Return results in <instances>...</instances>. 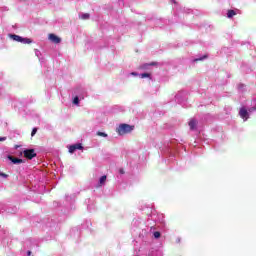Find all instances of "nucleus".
Returning a JSON list of instances; mask_svg holds the SVG:
<instances>
[{"mask_svg":"<svg viewBox=\"0 0 256 256\" xmlns=\"http://www.w3.org/2000/svg\"><path fill=\"white\" fill-rule=\"evenodd\" d=\"M10 39H13V41H17V43H23L24 45H31L33 43V40L31 38H23L16 34H10Z\"/></svg>","mask_w":256,"mask_h":256,"instance_id":"obj_2","label":"nucleus"},{"mask_svg":"<svg viewBox=\"0 0 256 256\" xmlns=\"http://www.w3.org/2000/svg\"><path fill=\"white\" fill-rule=\"evenodd\" d=\"M23 154H24V157L29 160L37 157V153H35V149H26L23 151Z\"/></svg>","mask_w":256,"mask_h":256,"instance_id":"obj_3","label":"nucleus"},{"mask_svg":"<svg viewBox=\"0 0 256 256\" xmlns=\"http://www.w3.org/2000/svg\"><path fill=\"white\" fill-rule=\"evenodd\" d=\"M188 125H189L191 131H194V129L197 128V121H196L195 119H192V120H190V122L188 123Z\"/></svg>","mask_w":256,"mask_h":256,"instance_id":"obj_8","label":"nucleus"},{"mask_svg":"<svg viewBox=\"0 0 256 256\" xmlns=\"http://www.w3.org/2000/svg\"><path fill=\"white\" fill-rule=\"evenodd\" d=\"M27 255L30 256V255H31V251H28V252H27Z\"/></svg>","mask_w":256,"mask_h":256,"instance_id":"obj_24","label":"nucleus"},{"mask_svg":"<svg viewBox=\"0 0 256 256\" xmlns=\"http://www.w3.org/2000/svg\"><path fill=\"white\" fill-rule=\"evenodd\" d=\"M239 115L244 121H247V119H249V112H247V109L245 108L240 109Z\"/></svg>","mask_w":256,"mask_h":256,"instance_id":"obj_5","label":"nucleus"},{"mask_svg":"<svg viewBox=\"0 0 256 256\" xmlns=\"http://www.w3.org/2000/svg\"><path fill=\"white\" fill-rule=\"evenodd\" d=\"M235 15H237V12H235V10H228L227 12L228 19L235 17Z\"/></svg>","mask_w":256,"mask_h":256,"instance_id":"obj_10","label":"nucleus"},{"mask_svg":"<svg viewBox=\"0 0 256 256\" xmlns=\"http://www.w3.org/2000/svg\"><path fill=\"white\" fill-rule=\"evenodd\" d=\"M154 238L155 239H159V237H161V232H159V231H156V232H154Z\"/></svg>","mask_w":256,"mask_h":256,"instance_id":"obj_14","label":"nucleus"},{"mask_svg":"<svg viewBox=\"0 0 256 256\" xmlns=\"http://www.w3.org/2000/svg\"><path fill=\"white\" fill-rule=\"evenodd\" d=\"M79 17L83 21H86L87 19H89L91 17V15L89 13H84V14L80 15Z\"/></svg>","mask_w":256,"mask_h":256,"instance_id":"obj_11","label":"nucleus"},{"mask_svg":"<svg viewBox=\"0 0 256 256\" xmlns=\"http://www.w3.org/2000/svg\"><path fill=\"white\" fill-rule=\"evenodd\" d=\"M119 173H120L121 175H124V174H125V170L120 169V170H119Z\"/></svg>","mask_w":256,"mask_h":256,"instance_id":"obj_20","label":"nucleus"},{"mask_svg":"<svg viewBox=\"0 0 256 256\" xmlns=\"http://www.w3.org/2000/svg\"><path fill=\"white\" fill-rule=\"evenodd\" d=\"M98 137H107V133L97 132Z\"/></svg>","mask_w":256,"mask_h":256,"instance_id":"obj_17","label":"nucleus"},{"mask_svg":"<svg viewBox=\"0 0 256 256\" xmlns=\"http://www.w3.org/2000/svg\"><path fill=\"white\" fill-rule=\"evenodd\" d=\"M135 129V126L129 124H120L116 129L118 135H127V133H131Z\"/></svg>","mask_w":256,"mask_h":256,"instance_id":"obj_1","label":"nucleus"},{"mask_svg":"<svg viewBox=\"0 0 256 256\" xmlns=\"http://www.w3.org/2000/svg\"><path fill=\"white\" fill-rule=\"evenodd\" d=\"M0 141H7V137H0Z\"/></svg>","mask_w":256,"mask_h":256,"instance_id":"obj_21","label":"nucleus"},{"mask_svg":"<svg viewBox=\"0 0 256 256\" xmlns=\"http://www.w3.org/2000/svg\"><path fill=\"white\" fill-rule=\"evenodd\" d=\"M37 131H38L37 128H33L31 132V137H35V135H37Z\"/></svg>","mask_w":256,"mask_h":256,"instance_id":"obj_15","label":"nucleus"},{"mask_svg":"<svg viewBox=\"0 0 256 256\" xmlns=\"http://www.w3.org/2000/svg\"><path fill=\"white\" fill-rule=\"evenodd\" d=\"M77 149L81 151V149H83V145H81V144L71 145L69 147V153H75V151H77Z\"/></svg>","mask_w":256,"mask_h":256,"instance_id":"obj_6","label":"nucleus"},{"mask_svg":"<svg viewBox=\"0 0 256 256\" xmlns=\"http://www.w3.org/2000/svg\"><path fill=\"white\" fill-rule=\"evenodd\" d=\"M131 75H133L134 77H137V72H132Z\"/></svg>","mask_w":256,"mask_h":256,"instance_id":"obj_23","label":"nucleus"},{"mask_svg":"<svg viewBox=\"0 0 256 256\" xmlns=\"http://www.w3.org/2000/svg\"><path fill=\"white\" fill-rule=\"evenodd\" d=\"M203 59H207V55H204L201 58H196L194 61H203Z\"/></svg>","mask_w":256,"mask_h":256,"instance_id":"obj_18","label":"nucleus"},{"mask_svg":"<svg viewBox=\"0 0 256 256\" xmlns=\"http://www.w3.org/2000/svg\"><path fill=\"white\" fill-rule=\"evenodd\" d=\"M141 79H145V77H151V74L150 73H142L140 75Z\"/></svg>","mask_w":256,"mask_h":256,"instance_id":"obj_13","label":"nucleus"},{"mask_svg":"<svg viewBox=\"0 0 256 256\" xmlns=\"http://www.w3.org/2000/svg\"><path fill=\"white\" fill-rule=\"evenodd\" d=\"M2 172L0 171V174H1Z\"/></svg>","mask_w":256,"mask_h":256,"instance_id":"obj_25","label":"nucleus"},{"mask_svg":"<svg viewBox=\"0 0 256 256\" xmlns=\"http://www.w3.org/2000/svg\"><path fill=\"white\" fill-rule=\"evenodd\" d=\"M147 67H148V66H145V64H144V65H142L140 68H141V69H147Z\"/></svg>","mask_w":256,"mask_h":256,"instance_id":"obj_22","label":"nucleus"},{"mask_svg":"<svg viewBox=\"0 0 256 256\" xmlns=\"http://www.w3.org/2000/svg\"><path fill=\"white\" fill-rule=\"evenodd\" d=\"M0 177H4V179H7V177H9V175H7V174L1 172Z\"/></svg>","mask_w":256,"mask_h":256,"instance_id":"obj_19","label":"nucleus"},{"mask_svg":"<svg viewBox=\"0 0 256 256\" xmlns=\"http://www.w3.org/2000/svg\"><path fill=\"white\" fill-rule=\"evenodd\" d=\"M107 181V176L103 175L100 179H99V183H98V187H103V185H105Z\"/></svg>","mask_w":256,"mask_h":256,"instance_id":"obj_9","label":"nucleus"},{"mask_svg":"<svg viewBox=\"0 0 256 256\" xmlns=\"http://www.w3.org/2000/svg\"><path fill=\"white\" fill-rule=\"evenodd\" d=\"M73 103H74V105H79V97L78 96L74 97Z\"/></svg>","mask_w":256,"mask_h":256,"instance_id":"obj_16","label":"nucleus"},{"mask_svg":"<svg viewBox=\"0 0 256 256\" xmlns=\"http://www.w3.org/2000/svg\"><path fill=\"white\" fill-rule=\"evenodd\" d=\"M8 159H9V161H12L14 163V165H19V164L23 163V159L15 158L11 155L8 156Z\"/></svg>","mask_w":256,"mask_h":256,"instance_id":"obj_7","label":"nucleus"},{"mask_svg":"<svg viewBox=\"0 0 256 256\" xmlns=\"http://www.w3.org/2000/svg\"><path fill=\"white\" fill-rule=\"evenodd\" d=\"M157 66V62H152V63H146L145 67H155Z\"/></svg>","mask_w":256,"mask_h":256,"instance_id":"obj_12","label":"nucleus"},{"mask_svg":"<svg viewBox=\"0 0 256 256\" xmlns=\"http://www.w3.org/2000/svg\"><path fill=\"white\" fill-rule=\"evenodd\" d=\"M48 39L49 41H51L52 43H55L56 45L61 43V38H59V36L55 34H49Z\"/></svg>","mask_w":256,"mask_h":256,"instance_id":"obj_4","label":"nucleus"}]
</instances>
